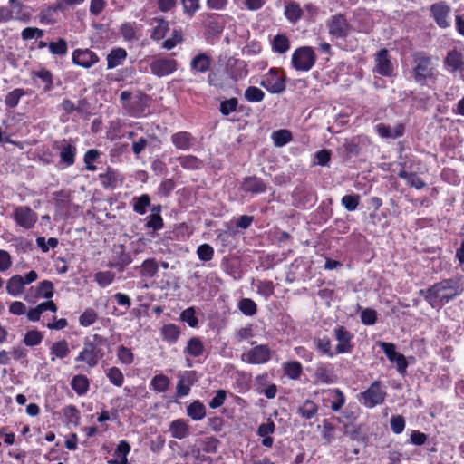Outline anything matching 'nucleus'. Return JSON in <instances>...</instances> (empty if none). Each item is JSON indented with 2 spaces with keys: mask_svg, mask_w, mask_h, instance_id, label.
<instances>
[{
  "mask_svg": "<svg viewBox=\"0 0 464 464\" xmlns=\"http://www.w3.org/2000/svg\"><path fill=\"white\" fill-rule=\"evenodd\" d=\"M151 386L158 392H164L169 386V379L164 374H158L151 380Z\"/></svg>",
  "mask_w": 464,
  "mask_h": 464,
  "instance_id": "35",
  "label": "nucleus"
},
{
  "mask_svg": "<svg viewBox=\"0 0 464 464\" xmlns=\"http://www.w3.org/2000/svg\"><path fill=\"white\" fill-rule=\"evenodd\" d=\"M314 379L316 382L334 383L336 381V376L326 367L319 366L314 373Z\"/></svg>",
  "mask_w": 464,
  "mask_h": 464,
  "instance_id": "27",
  "label": "nucleus"
},
{
  "mask_svg": "<svg viewBox=\"0 0 464 464\" xmlns=\"http://www.w3.org/2000/svg\"><path fill=\"white\" fill-rule=\"evenodd\" d=\"M398 176L405 179L406 182L416 189H421L427 186L426 182L422 180L415 172H408L404 169L399 171Z\"/></svg>",
  "mask_w": 464,
  "mask_h": 464,
  "instance_id": "19",
  "label": "nucleus"
},
{
  "mask_svg": "<svg viewBox=\"0 0 464 464\" xmlns=\"http://www.w3.org/2000/svg\"><path fill=\"white\" fill-rule=\"evenodd\" d=\"M271 45L275 53L284 54L290 48V41L285 34H277L273 38Z\"/></svg>",
  "mask_w": 464,
  "mask_h": 464,
  "instance_id": "22",
  "label": "nucleus"
},
{
  "mask_svg": "<svg viewBox=\"0 0 464 464\" xmlns=\"http://www.w3.org/2000/svg\"><path fill=\"white\" fill-rule=\"evenodd\" d=\"M24 280L21 276H12L6 284V291L13 296L21 295L24 291Z\"/></svg>",
  "mask_w": 464,
  "mask_h": 464,
  "instance_id": "20",
  "label": "nucleus"
},
{
  "mask_svg": "<svg viewBox=\"0 0 464 464\" xmlns=\"http://www.w3.org/2000/svg\"><path fill=\"white\" fill-rule=\"evenodd\" d=\"M291 58H315V53L312 47L303 46L297 48Z\"/></svg>",
  "mask_w": 464,
  "mask_h": 464,
  "instance_id": "58",
  "label": "nucleus"
},
{
  "mask_svg": "<svg viewBox=\"0 0 464 464\" xmlns=\"http://www.w3.org/2000/svg\"><path fill=\"white\" fill-rule=\"evenodd\" d=\"M276 425L271 419H268L266 423H262L257 430V434L260 437H266L275 431Z\"/></svg>",
  "mask_w": 464,
  "mask_h": 464,
  "instance_id": "64",
  "label": "nucleus"
},
{
  "mask_svg": "<svg viewBox=\"0 0 464 464\" xmlns=\"http://www.w3.org/2000/svg\"><path fill=\"white\" fill-rule=\"evenodd\" d=\"M328 31L331 36L338 39L348 35L351 26L343 14H335L327 22Z\"/></svg>",
  "mask_w": 464,
  "mask_h": 464,
  "instance_id": "3",
  "label": "nucleus"
},
{
  "mask_svg": "<svg viewBox=\"0 0 464 464\" xmlns=\"http://www.w3.org/2000/svg\"><path fill=\"white\" fill-rule=\"evenodd\" d=\"M43 338H44V336L39 331L30 330L25 334L24 338V343L27 346L32 347V346L38 345L42 342Z\"/></svg>",
  "mask_w": 464,
  "mask_h": 464,
  "instance_id": "42",
  "label": "nucleus"
},
{
  "mask_svg": "<svg viewBox=\"0 0 464 464\" xmlns=\"http://www.w3.org/2000/svg\"><path fill=\"white\" fill-rule=\"evenodd\" d=\"M37 246L43 252H48L50 248H54L58 245V240L54 237H50L47 241L44 237H38L36 239Z\"/></svg>",
  "mask_w": 464,
  "mask_h": 464,
  "instance_id": "59",
  "label": "nucleus"
},
{
  "mask_svg": "<svg viewBox=\"0 0 464 464\" xmlns=\"http://www.w3.org/2000/svg\"><path fill=\"white\" fill-rule=\"evenodd\" d=\"M94 277L99 285L105 287L113 282L115 274L111 271L98 272Z\"/></svg>",
  "mask_w": 464,
  "mask_h": 464,
  "instance_id": "44",
  "label": "nucleus"
},
{
  "mask_svg": "<svg viewBox=\"0 0 464 464\" xmlns=\"http://www.w3.org/2000/svg\"><path fill=\"white\" fill-rule=\"evenodd\" d=\"M48 49L51 54L62 56L66 54L67 43L64 39L59 38L57 41L50 42L48 44Z\"/></svg>",
  "mask_w": 464,
  "mask_h": 464,
  "instance_id": "34",
  "label": "nucleus"
},
{
  "mask_svg": "<svg viewBox=\"0 0 464 464\" xmlns=\"http://www.w3.org/2000/svg\"><path fill=\"white\" fill-rule=\"evenodd\" d=\"M257 292L266 298L274 294V284L272 281H260L257 284Z\"/></svg>",
  "mask_w": 464,
  "mask_h": 464,
  "instance_id": "56",
  "label": "nucleus"
},
{
  "mask_svg": "<svg viewBox=\"0 0 464 464\" xmlns=\"http://www.w3.org/2000/svg\"><path fill=\"white\" fill-rule=\"evenodd\" d=\"M150 68L154 74L161 77L176 70V62L175 60H153Z\"/></svg>",
  "mask_w": 464,
  "mask_h": 464,
  "instance_id": "14",
  "label": "nucleus"
},
{
  "mask_svg": "<svg viewBox=\"0 0 464 464\" xmlns=\"http://www.w3.org/2000/svg\"><path fill=\"white\" fill-rule=\"evenodd\" d=\"M385 396L386 392L382 389L381 382L378 381L372 382L365 392L361 393L364 405L369 408L382 403Z\"/></svg>",
  "mask_w": 464,
  "mask_h": 464,
  "instance_id": "5",
  "label": "nucleus"
},
{
  "mask_svg": "<svg viewBox=\"0 0 464 464\" xmlns=\"http://www.w3.org/2000/svg\"><path fill=\"white\" fill-rule=\"evenodd\" d=\"M160 334L165 341L174 343L180 335V330L176 324H168L162 326Z\"/></svg>",
  "mask_w": 464,
  "mask_h": 464,
  "instance_id": "25",
  "label": "nucleus"
},
{
  "mask_svg": "<svg viewBox=\"0 0 464 464\" xmlns=\"http://www.w3.org/2000/svg\"><path fill=\"white\" fill-rule=\"evenodd\" d=\"M71 386L79 396H82L88 392L90 382L86 376L76 375L72 379Z\"/></svg>",
  "mask_w": 464,
  "mask_h": 464,
  "instance_id": "26",
  "label": "nucleus"
},
{
  "mask_svg": "<svg viewBox=\"0 0 464 464\" xmlns=\"http://www.w3.org/2000/svg\"><path fill=\"white\" fill-rule=\"evenodd\" d=\"M360 202V196L358 194L354 195H345L342 198V205L348 211H353L357 208Z\"/></svg>",
  "mask_w": 464,
  "mask_h": 464,
  "instance_id": "47",
  "label": "nucleus"
},
{
  "mask_svg": "<svg viewBox=\"0 0 464 464\" xmlns=\"http://www.w3.org/2000/svg\"><path fill=\"white\" fill-rule=\"evenodd\" d=\"M134 200H135V203L133 206L134 210L140 215L145 214L146 208L149 207L150 204V198L149 195L143 194L139 198H135Z\"/></svg>",
  "mask_w": 464,
  "mask_h": 464,
  "instance_id": "46",
  "label": "nucleus"
},
{
  "mask_svg": "<svg viewBox=\"0 0 464 464\" xmlns=\"http://www.w3.org/2000/svg\"><path fill=\"white\" fill-rule=\"evenodd\" d=\"M53 149L60 150V163L65 166H72L75 161L76 147L69 140L63 139L61 141H55Z\"/></svg>",
  "mask_w": 464,
  "mask_h": 464,
  "instance_id": "6",
  "label": "nucleus"
},
{
  "mask_svg": "<svg viewBox=\"0 0 464 464\" xmlns=\"http://www.w3.org/2000/svg\"><path fill=\"white\" fill-rule=\"evenodd\" d=\"M374 70L382 75L391 76L393 72V66L391 60H378V63Z\"/></svg>",
  "mask_w": 464,
  "mask_h": 464,
  "instance_id": "53",
  "label": "nucleus"
},
{
  "mask_svg": "<svg viewBox=\"0 0 464 464\" xmlns=\"http://www.w3.org/2000/svg\"><path fill=\"white\" fill-rule=\"evenodd\" d=\"M150 105V99L147 95L138 93L130 100V106H129V114L138 117L143 114Z\"/></svg>",
  "mask_w": 464,
  "mask_h": 464,
  "instance_id": "10",
  "label": "nucleus"
},
{
  "mask_svg": "<svg viewBox=\"0 0 464 464\" xmlns=\"http://www.w3.org/2000/svg\"><path fill=\"white\" fill-rule=\"evenodd\" d=\"M180 166L187 169H198L202 166V160L194 155H186L178 158Z\"/></svg>",
  "mask_w": 464,
  "mask_h": 464,
  "instance_id": "29",
  "label": "nucleus"
},
{
  "mask_svg": "<svg viewBox=\"0 0 464 464\" xmlns=\"http://www.w3.org/2000/svg\"><path fill=\"white\" fill-rule=\"evenodd\" d=\"M195 314L196 312L193 307L187 308L181 313L180 319L186 322L190 327H196L198 326V320Z\"/></svg>",
  "mask_w": 464,
  "mask_h": 464,
  "instance_id": "51",
  "label": "nucleus"
},
{
  "mask_svg": "<svg viewBox=\"0 0 464 464\" xmlns=\"http://www.w3.org/2000/svg\"><path fill=\"white\" fill-rule=\"evenodd\" d=\"M14 219L23 228L31 229L37 221V214L28 206H20L14 208Z\"/></svg>",
  "mask_w": 464,
  "mask_h": 464,
  "instance_id": "4",
  "label": "nucleus"
},
{
  "mask_svg": "<svg viewBox=\"0 0 464 464\" xmlns=\"http://www.w3.org/2000/svg\"><path fill=\"white\" fill-rule=\"evenodd\" d=\"M242 188L244 191L246 192H250V193H262V192H265L266 191V185L264 183V181L256 177V176H252V177H246L243 183H242Z\"/></svg>",
  "mask_w": 464,
  "mask_h": 464,
  "instance_id": "15",
  "label": "nucleus"
},
{
  "mask_svg": "<svg viewBox=\"0 0 464 464\" xmlns=\"http://www.w3.org/2000/svg\"><path fill=\"white\" fill-rule=\"evenodd\" d=\"M450 7L443 2L435 3L430 6L431 16L440 28H447L450 26Z\"/></svg>",
  "mask_w": 464,
  "mask_h": 464,
  "instance_id": "8",
  "label": "nucleus"
},
{
  "mask_svg": "<svg viewBox=\"0 0 464 464\" xmlns=\"http://www.w3.org/2000/svg\"><path fill=\"white\" fill-rule=\"evenodd\" d=\"M188 415L194 420H202L206 415V408L203 403L196 401L187 409Z\"/></svg>",
  "mask_w": 464,
  "mask_h": 464,
  "instance_id": "31",
  "label": "nucleus"
},
{
  "mask_svg": "<svg viewBox=\"0 0 464 464\" xmlns=\"http://www.w3.org/2000/svg\"><path fill=\"white\" fill-rule=\"evenodd\" d=\"M182 41V34L180 31L174 30L171 37L162 42V47L167 50L173 49L179 43Z\"/></svg>",
  "mask_w": 464,
  "mask_h": 464,
  "instance_id": "54",
  "label": "nucleus"
},
{
  "mask_svg": "<svg viewBox=\"0 0 464 464\" xmlns=\"http://www.w3.org/2000/svg\"><path fill=\"white\" fill-rule=\"evenodd\" d=\"M169 432L173 438L182 440L189 435V426L183 419H178L170 423Z\"/></svg>",
  "mask_w": 464,
  "mask_h": 464,
  "instance_id": "16",
  "label": "nucleus"
},
{
  "mask_svg": "<svg viewBox=\"0 0 464 464\" xmlns=\"http://www.w3.org/2000/svg\"><path fill=\"white\" fill-rule=\"evenodd\" d=\"M377 133L384 139H397L404 134L405 127L402 123H398L394 127H391L384 123L376 125Z\"/></svg>",
  "mask_w": 464,
  "mask_h": 464,
  "instance_id": "11",
  "label": "nucleus"
},
{
  "mask_svg": "<svg viewBox=\"0 0 464 464\" xmlns=\"http://www.w3.org/2000/svg\"><path fill=\"white\" fill-rule=\"evenodd\" d=\"M25 94L23 89L17 88L10 92L5 99V105L10 108H14L19 103L20 98Z\"/></svg>",
  "mask_w": 464,
  "mask_h": 464,
  "instance_id": "38",
  "label": "nucleus"
},
{
  "mask_svg": "<svg viewBox=\"0 0 464 464\" xmlns=\"http://www.w3.org/2000/svg\"><path fill=\"white\" fill-rule=\"evenodd\" d=\"M204 344L198 337H192L188 341L187 346L184 349V353H188L190 356L198 357L204 353Z\"/></svg>",
  "mask_w": 464,
  "mask_h": 464,
  "instance_id": "23",
  "label": "nucleus"
},
{
  "mask_svg": "<svg viewBox=\"0 0 464 464\" xmlns=\"http://www.w3.org/2000/svg\"><path fill=\"white\" fill-rule=\"evenodd\" d=\"M284 14L289 23L295 24L301 19L303 10L298 3L287 1L285 5Z\"/></svg>",
  "mask_w": 464,
  "mask_h": 464,
  "instance_id": "17",
  "label": "nucleus"
},
{
  "mask_svg": "<svg viewBox=\"0 0 464 464\" xmlns=\"http://www.w3.org/2000/svg\"><path fill=\"white\" fill-rule=\"evenodd\" d=\"M197 255L202 261H210L214 256V249L208 244H202L198 247Z\"/></svg>",
  "mask_w": 464,
  "mask_h": 464,
  "instance_id": "52",
  "label": "nucleus"
},
{
  "mask_svg": "<svg viewBox=\"0 0 464 464\" xmlns=\"http://www.w3.org/2000/svg\"><path fill=\"white\" fill-rule=\"evenodd\" d=\"M244 96L247 102H259L264 99L265 92L256 86H250L245 91Z\"/></svg>",
  "mask_w": 464,
  "mask_h": 464,
  "instance_id": "36",
  "label": "nucleus"
},
{
  "mask_svg": "<svg viewBox=\"0 0 464 464\" xmlns=\"http://www.w3.org/2000/svg\"><path fill=\"white\" fill-rule=\"evenodd\" d=\"M379 346L381 347V349L383 351V353L386 354L387 358L391 361V362H394V359L395 357L399 354L396 351H395V345L392 343H385V342H381L379 343Z\"/></svg>",
  "mask_w": 464,
  "mask_h": 464,
  "instance_id": "62",
  "label": "nucleus"
},
{
  "mask_svg": "<svg viewBox=\"0 0 464 464\" xmlns=\"http://www.w3.org/2000/svg\"><path fill=\"white\" fill-rule=\"evenodd\" d=\"M317 411V405L311 400H306L297 410V412L305 420L312 419Z\"/></svg>",
  "mask_w": 464,
  "mask_h": 464,
  "instance_id": "30",
  "label": "nucleus"
},
{
  "mask_svg": "<svg viewBox=\"0 0 464 464\" xmlns=\"http://www.w3.org/2000/svg\"><path fill=\"white\" fill-rule=\"evenodd\" d=\"M153 22L155 25L152 29L151 38L160 41L164 38L169 31V22L163 18H155Z\"/></svg>",
  "mask_w": 464,
  "mask_h": 464,
  "instance_id": "24",
  "label": "nucleus"
},
{
  "mask_svg": "<svg viewBox=\"0 0 464 464\" xmlns=\"http://www.w3.org/2000/svg\"><path fill=\"white\" fill-rule=\"evenodd\" d=\"M362 323L365 325H372L376 323L377 314L373 309L366 308L361 314Z\"/></svg>",
  "mask_w": 464,
  "mask_h": 464,
  "instance_id": "55",
  "label": "nucleus"
},
{
  "mask_svg": "<svg viewBox=\"0 0 464 464\" xmlns=\"http://www.w3.org/2000/svg\"><path fill=\"white\" fill-rule=\"evenodd\" d=\"M334 335L336 340L339 342L336 346V353H351L353 349V344L351 343L353 334L345 330L344 327L339 326L334 329Z\"/></svg>",
  "mask_w": 464,
  "mask_h": 464,
  "instance_id": "9",
  "label": "nucleus"
},
{
  "mask_svg": "<svg viewBox=\"0 0 464 464\" xmlns=\"http://www.w3.org/2000/svg\"><path fill=\"white\" fill-rule=\"evenodd\" d=\"M70 353L69 345L66 340L54 342L50 348L51 361L54 362L56 358L63 359Z\"/></svg>",
  "mask_w": 464,
  "mask_h": 464,
  "instance_id": "18",
  "label": "nucleus"
},
{
  "mask_svg": "<svg viewBox=\"0 0 464 464\" xmlns=\"http://www.w3.org/2000/svg\"><path fill=\"white\" fill-rule=\"evenodd\" d=\"M159 271V265L156 259L149 258L143 261L140 266V276L143 277H153Z\"/></svg>",
  "mask_w": 464,
  "mask_h": 464,
  "instance_id": "28",
  "label": "nucleus"
},
{
  "mask_svg": "<svg viewBox=\"0 0 464 464\" xmlns=\"http://www.w3.org/2000/svg\"><path fill=\"white\" fill-rule=\"evenodd\" d=\"M274 144L282 147L292 140V134L288 130H278L272 133Z\"/></svg>",
  "mask_w": 464,
  "mask_h": 464,
  "instance_id": "33",
  "label": "nucleus"
},
{
  "mask_svg": "<svg viewBox=\"0 0 464 464\" xmlns=\"http://www.w3.org/2000/svg\"><path fill=\"white\" fill-rule=\"evenodd\" d=\"M196 372L188 371L180 376L177 384V396L184 397L188 394L190 386L196 382Z\"/></svg>",
  "mask_w": 464,
  "mask_h": 464,
  "instance_id": "13",
  "label": "nucleus"
},
{
  "mask_svg": "<svg viewBox=\"0 0 464 464\" xmlns=\"http://www.w3.org/2000/svg\"><path fill=\"white\" fill-rule=\"evenodd\" d=\"M314 343L319 352L329 357H333L334 354H337L336 351H332L331 341L326 337L315 339Z\"/></svg>",
  "mask_w": 464,
  "mask_h": 464,
  "instance_id": "37",
  "label": "nucleus"
},
{
  "mask_svg": "<svg viewBox=\"0 0 464 464\" xmlns=\"http://www.w3.org/2000/svg\"><path fill=\"white\" fill-rule=\"evenodd\" d=\"M419 295L422 296L432 308H440L459 295V285L457 280L445 279L434 284L427 289H420Z\"/></svg>",
  "mask_w": 464,
  "mask_h": 464,
  "instance_id": "1",
  "label": "nucleus"
},
{
  "mask_svg": "<svg viewBox=\"0 0 464 464\" xmlns=\"http://www.w3.org/2000/svg\"><path fill=\"white\" fill-rule=\"evenodd\" d=\"M251 364H263L268 362L271 358V351L267 345H257L243 354V358Z\"/></svg>",
  "mask_w": 464,
  "mask_h": 464,
  "instance_id": "7",
  "label": "nucleus"
},
{
  "mask_svg": "<svg viewBox=\"0 0 464 464\" xmlns=\"http://www.w3.org/2000/svg\"><path fill=\"white\" fill-rule=\"evenodd\" d=\"M239 310L246 315L252 316L256 314V303L249 298H243L238 304Z\"/></svg>",
  "mask_w": 464,
  "mask_h": 464,
  "instance_id": "39",
  "label": "nucleus"
},
{
  "mask_svg": "<svg viewBox=\"0 0 464 464\" xmlns=\"http://www.w3.org/2000/svg\"><path fill=\"white\" fill-rule=\"evenodd\" d=\"M106 376L108 377L109 381L115 386H117V387L122 386L123 382H124V376L119 368H117V367L110 368L106 372Z\"/></svg>",
  "mask_w": 464,
  "mask_h": 464,
  "instance_id": "40",
  "label": "nucleus"
},
{
  "mask_svg": "<svg viewBox=\"0 0 464 464\" xmlns=\"http://www.w3.org/2000/svg\"><path fill=\"white\" fill-rule=\"evenodd\" d=\"M38 295L49 299L53 295V285L51 281L44 280L38 285Z\"/></svg>",
  "mask_w": 464,
  "mask_h": 464,
  "instance_id": "48",
  "label": "nucleus"
},
{
  "mask_svg": "<svg viewBox=\"0 0 464 464\" xmlns=\"http://www.w3.org/2000/svg\"><path fill=\"white\" fill-rule=\"evenodd\" d=\"M44 36V31L36 27H26L21 33V37L24 41L32 39H40Z\"/></svg>",
  "mask_w": 464,
  "mask_h": 464,
  "instance_id": "50",
  "label": "nucleus"
},
{
  "mask_svg": "<svg viewBox=\"0 0 464 464\" xmlns=\"http://www.w3.org/2000/svg\"><path fill=\"white\" fill-rule=\"evenodd\" d=\"M285 372L289 378L296 380L301 375L302 365L298 362H287L285 366Z\"/></svg>",
  "mask_w": 464,
  "mask_h": 464,
  "instance_id": "43",
  "label": "nucleus"
},
{
  "mask_svg": "<svg viewBox=\"0 0 464 464\" xmlns=\"http://www.w3.org/2000/svg\"><path fill=\"white\" fill-rule=\"evenodd\" d=\"M432 75V68L430 60H420L414 69V78L417 82H422Z\"/></svg>",
  "mask_w": 464,
  "mask_h": 464,
  "instance_id": "21",
  "label": "nucleus"
},
{
  "mask_svg": "<svg viewBox=\"0 0 464 464\" xmlns=\"http://www.w3.org/2000/svg\"><path fill=\"white\" fill-rule=\"evenodd\" d=\"M121 34L126 41L137 39L135 23H124L121 26Z\"/></svg>",
  "mask_w": 464,
  "mask_h": 464,
  "instance_id": "41",
  "label": "nucleus"
},
{
  "mask_svg": "<svg viewBox=\"0 0 464 464\" xmlns=\"http://www.w3.org/2000/svg\"><path fill=\"white\" fill-rule=\"evenodd\" d=\"M146 226L153 230H160L163 227V219L160 214L154 213L148 217Z\"/></svg>",
  "mask_w": 464,
  "mask_h": 464,
  "instance_id": "60",
  "label": "nucleus"
},
{
  "mask_svg": "<svg viewBox=\"0 0 464 464\" xmlns=\"http://www.w3.org/2000/svg\"><path fill=\"white\" fill-rule=\"evenodd\" d=\"M57 8L49 6L39 14V22L44 24H53L56 22Z\"/></svg>",
  "mask_w": 464,
  "mask_h": 464,
  "instance_id": "32",
  "label": "nucleus"
},
{
  "mask_svg": "<svg viewBox=\"0 0 464 464\" xmlns=\"http://www.w3.org/2000/svg\"><path fill=\"white\" fill-rule=\"evenodd\" d=\"M237 105V100L236 98H231L229 100L224 101L220 104V112L223 115H228L229 113L236 111Z\"/></svg>",
  "mask_w": 464,
  "mask_h": 464,
  "instance_id": "63",
  "label": "nucleus"
},
{
  "mask_svg": "<svg viewBox=\"0 0 464 464\" xmlns=\"http://www.w3.org/2000/svg\"><path fill=\"white\" fill-rule=\"evenodd\" d=\"M391 428L394 433H401L405 428L404 418L401 415L392 416L391 419Z\"/></svg>",
  "mask_w": 464,
  "mask_h": 464,
  "instance_id": "61",
  "label": "nucleus"
},
{
  "mask_svg": "<svg viewBox=\"0 0 464 464\" xmlns=\"http://www.w3.org/2000/svg\"><path fill=\"white\" fill-rule=\"evenodd\" d=\"M171 142L177 149L188 150L194 145L195 138L188 131H179L171 136Z\"/></svg>",
  "mask_w": 464,
  "mask_h": 464,
  "instance_id": "12",
  "label": "nucleus"
},
{
  "mask_svg": "<svg viewBox=\"0 0 464 464\" xmlns=\"http://www.w3.org/2000/svg\"><path fill=\"white\" fill-rule=\"evenodd\" d=\"M184 13L190 17L199 9V0H181Z\"/></svg>",
  "mask_w": 464,
  "mask_h": 464,
  "instance_id": "57",
  "label": "nucleus"
},
{
  "mask_svg": "<svg viewBox=\"0 0 464 464\" xmlns=\"http://www.w3.org/2000/svg\"><path fill=\"white\" fill-rule=\"evenodd\" d=\"M117 356H118V359L122 363L127 364V365L131 364L134 360V355H133L132 352L130 351V349H129L123 345H121L118 347Z\"/></svg>",
  "mask_w": 464,
  "mask_h": 464,
  "instance_id": "49",
  "label": "nucleus"
},
{
  "mask_svg": "<svg viewBox=\"0 0 464 464\" xmlns=\"http://www.w3.org/2000/svg\"><path fill=\"white\" fill-rule=\"evenodd\" d=\"M98 319L97 313L93 309H86L80 316L79 323L82 326H90Z\"/></svg>",
  "mask_w": 464,
  "mask_h": 464,
  "instance_id": "45",
  "label": "nucleus"
},
{
  "mask_svg": "<svg viewBox=\"0 0 464 464\" xmlns=\"http://www.w3.org/2000/svg\"><path fill=\"white\" fill-rule=\"evenodd\" d=\"M104 353L102 350L96 346V344L90 339L86 338L83 342V347L75 358V362H82L88 368L92 369L96 367L101 359H102Z\"/></svg>",
  "mask_w": 464,
  "mask_h": 464,
  "instance_id": "2",
  "label": "nucleus"
}]
</instances>
